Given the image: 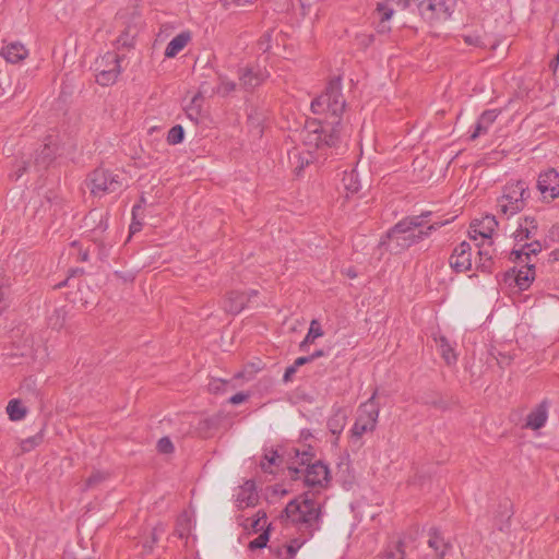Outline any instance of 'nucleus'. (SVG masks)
<instances>
[{
  "label": "nucleus",
  "mask_w": 559,
  "mask_h": 559,
  "mask_svg": "<svg viewBox=\"0 0 559 559\" xmlns=\"http://www.w3.org/2000/svg\"><path fill=\"white\" fill-rule=\"evenodd\" d=\"M7 413L12 421H19L26 416L27 409L22 405L20 400L13 399L9 401L7 405Z\"/></svg>",
  "instance_id": "393cba45"
},
{
  "label": "nucleus",
  "mask_w": 559,
  "mask_h": 559,
  "mask_svg": "<svg viewBox=\"0 0 559 559\" xmlns=\"http://www.w3.org/2000/svg\"><path fill=\"white\" fill-rule=\"evenodd\" d=\"M266 521H267L266 513L264 511L260 510L257 512V518L253 520L251 526L254 530V532H258V531L264 528V526L266 525Z\"/></svg>",
  "instance_id": "c03bdc74"
},
{
  "label": "nucleus",
  "mask_w": 559,
  "mask_h": 559,
  "mask_svg": "<svg viewBox=\"0 0 559 559\" xmlns=\"http://www.w3.org/2000/svg\"><path fill=\"white\" fill-rule=\"evenodd\" d=\"M431 212H423L419 216H423L424 223L426 222V218L430 216Z\"/></svg>",
  "instance_id": "13d9d810"
},
{
  "label": "nucleus",
  "mask_w": 559,
  "mask_h": 559,
  "mask_svg": "<svg viewBox=\"0 0 559 559\" xmlns=\"http://www.w3.org/2000/svg\"><path fill=\"white\" fill-rule=\"evenodd\" d=\"M380 407L376 402V393L362 403L357 409V417L352 427V436L360 438L367 432H372L376 429L379 418Z\"/></svg>",
  "instance_id": "423d86ee"
},
{
  "label": "nucleus",
  "mask_w": 559,
  "mask_h": 559,
  "mask_svg": "<svg viewBox=\"0 0 559 559\" xmlns=\"http://www.w3.org/2000/svg\"><path fill=\"white\" fill-rule=\"evenodd\" d=\"M498 225L496 217L492 215H486L480 222V229L478 234L484 238L489 240L491 238V234L493 233L496 226ZM477 233L476 229L473 230Z\"/></svg>",
  "instance_id": "c756f323"
},
{
  "label": "nucleus",
  "mask_w": 559,
  "mask_h": 559,
  "mask_svg": "<svg viewBox=\"0 0 559 559\" xmlns=\"http://www.w3.org/2000/svg\"><path fill=\"white\" fill-rule=\"evenodd\" d=\"M192 36L189 31H185L176 35L167 45L165 49V57H176L191 40Z\"/></svg>",
  "instance_id": "aec40b11"
},
{
  "label": "nucleus",
  "mask_w": 559,
  "mask_h": 559,
  "mask_svg": "<svg viewBox=\"0 0 559 559\" xmlns=\"http://www.w3.org/2000/svg\"><path fill=\"white\" fill-rule=\"evenodd\" d=\"M27 169L28 164L25 160L17 162L14 165V170L10 174V177L13 180H19Z\"/></svg>",
  "instance_id": "a18cd8bd"
},
{
  "label": "nucleus",
  "mask_w": 559,
  "mask_h": 559,
  "mask_svg": "<svg viewBox=\"0 0 559 559\" xmlns=\"http://www.w3.org/2000/svg\"><path fill=\"white\" fill-rule=\"evenodd\" d=\"M0 55L11 63H17L24 60L28 51L21 43H11L1 49Z\"/></svg>",
  "instance_id": "6ab92c4d"
},
{
  "label": "nucleus",
  "mask_w": 559,
  "mask_h": 559,
  "mask_svg": "<svg viewBox=\"0 0 559 559\" xmlns=\"http://www.w3.org/2000/svg\"><path fill=\"white\" fill-rule=\"evenodd\" d=\"M393 13L394 10L391 7H389L386 3L379 2L374 11V16L377 21L390 23Z\"/></svg>",
  "instance_id": "72a5a7b5"
},
{
  "label": "nucleus",
  "mask_w": 559,
  "mask_h": 559,
  "mask_svg": "<svg viewBox=\"0 0 559 559\" xmlns=\"http://www.w3.org/2000/svg\"><path fill=\"white\" fill-rule=\"evenodd\" d=\"M59 154V135L55 132L46 135L41 150L37 153L35 163L47 167Z\"/></svg>",
  "instance_id": "9b49d317"
},
{
  "label": "nucleus",
  "mask_w": 559,
  "mask_h": 559,
  "mask_svg": "<svg viewBox=\"0 0 559 559\" xmlns=\"http://www.w3.org/2000/svg\"><path fill=\"white\" fill-rule=\"evenodd\" d=\"M300 537L301 538L293 539L286 546V551L289 555L288 559H293L295 557V555L297 554V551L300 549V547L309 539V538H306L305 536H301V535H300Z\"/></svg>",
  "instance_id": "a19ab883"
},
{
  "label": "nucleus",
  "mask_w": 559,
  "mask_h": 559,
  "mask_svg": "<svg viewBox=\"0 0 559 559\" xmlns=\"http://www.w3.org/2000/svg\"><path fill=\"white\" fill-rule=\"evenodd\" d=\"M323 335V331L317 320H312L310 323L309 331L305 340L300 343V350H306L308 344L313 343L316 338Z\"/></svg>",
  "instance_id": "7c9ffc66"
},
{
  "label": "nucleus",
  "mask_w": 559,
  "mask_h": 559,
  "mask_svg": "<svg viewBox=\"0 0 559 559\" xmlns=\"http://www.w3.org/2000/svg\"><path fill=\"white\" fill-rule=\"evenodd\" d=\"M404 549H403V543L400 542L396 546H395V550L394 551H388L385 554V559H404Z\"/></svg>",
  "instance_id": "de8ad7c7"
},
{
  "label": "nucleus",
  "mask_w": 559,
  "mask_h": 559,
  "mask_svg": "<svg viewBox=\"0 0 559 559\" xmlns=\"http://www.w3.org/2000/svg\"><path fill=\"white\" fill-rule=\"evenodd\" d=\"M342 186L346 190L347 197L359 191L360 182L355 170L344 173L342 178Z\"/></svg>",
  "instance_id": "a878e982"
},
{
  "label": "nucleus",
  "mask_w": 559,
  "mask_h": 559,
  "mask_svg": "<svg viewBox=\"0 0 559 559\" xmlns=\"http://www.w3.org/2000/svg\"><path fill=\"white\" fill-rule=\"evenodd\" d=\"M288 159L290 166L294 168L296 175H300L304 168L311 162V154L309 151L301 152L298 148H294L288 152Z\"/></svg>",
  "instance_id": "4be33fe9"
},
{
  "label": "nucleus",
  "mask_w": 559,
  "mask_h": 559,
  "mask_svg": "<svg viewBox=\"0 0 559 559\" xmlns=\"http://www.w3.org/2000/svg\"><path fill=\"white\" fill-rule=\"evenodd\" d=\"M463 39L469 46H475V47H481L483 46L481 37L479 35H477V34L463 35Z\"/></svg>",
  "instance_id": "09e8293b"
},
{
  "label": "nucleus",
  "mask_w": 559,
  "mask_h": 559,
  "mask_svg": "<svg viewBox=\"0 0 559 559\" xmlns=\"http://www.w3.org/2000/svg\"><path fill=\"white\" fill-rule=\"evenodd\" d=\"M280 456L276 451H271L269 454H265L264 459L261 461V468L264 472L272 473L271 467L273 465H278Z\"/></svg>",
  "instance_id": "4c0bfd02"
},
{
  "label": "nucleus",
  "mask_w": 559,
  "mask_h": 559,
  "mask_svg": "<svg viewBox=\"0 0 559 559\" xmlns=\"http://www.w3.org/2000/svg\"><path fill=\"white\" fill-rule=\"evenodd\" d=\"M534 275H535L534 265L530 264L528 261L526 262L525 269L512 271L513 281H514L515 285L522 290L530 287L531 283L534 280Z\"/></svg>",
  "instance_id": "412c9836"
},
{
  "label": "nucleus",
  "mask_w": 559,
  "mask_h": 559,
  "mask_svg": "<svg viewBox=\"0 0 559 559\" xmlns=\"http://www.w3.org/2000/svg\"><path fill=\"white\" fill-rule=\"evenodd\" d=\"M139 230H140V224H139V223H132V224L130 225V231H131L132 234H134V233H136V231H139Z\"/></svg>",
  "instance_id": "4d7b16f0"
},
{
  "label": "nucleus",
  "mask_w": 559,
  "mask_h": 559,
  "mask_svg": "<svg viewBox=\"0 0 559 559\" xmlns=\"http://www.w3.org/2000/svg\"><path fill=\"white\" fill-rule=\"evenodd\" d=\"M542 251V243L537 240H534L528 243H524L521 249L513 250L512 254L515 255L516 260H521L523 255L530 261L531 254H537Z\"/></svg>",
  "instance_id": "c85d7f7f"
},
{
  "label": "nucleus",
  "mask_w": 559,
  "mask_h": 559,
  "mask_svg": "<svg viewBox=\"0 0 559 559\" xmlns=\"http://www.w3.org/2000/svg\"><path fill=\"white\" fill-rule=\"evenodd\" d=\"M528 188L525 181L518 180L510 182L504 187L503 194L497 200L499 213L506 217H511L521 212L528 198Z\"/></svg>",
  "instance_id": "20e7f679"
},
{
  "label": "nucleus",
  "mask_w": 559,
  "mask_h": 559,
  "mask_svg": "<svg viewBox=\"0 0 559 559\" xmlns=\"http://www.w3.org/2000/svg\"><path fill=\"white\" fill-rule=\"evenodd\" d=\"M419 15L429 24L448 21L456 7L455 0H414Z\"/></svg>",
  "instance_id": "39448f33"
},
{
  "label": "nucleus",
  "mask_w": 559,
  "mask_h": 559,
  "mask_svg": "<svg viewBox=\"0 0 559 559\" xmlns=\"http://www.w3.org/2000/svg\"><path fill=\"white\" fill-rule=\"evenodd\" d=\"M88 187L95 197L114 193L122 189L120 176L106 169H95L88 179Z\"/></svg>",
  "instance_id": "6e6552de"
},
{
  "label": "nucleus",
  "mask_w": 559,
  "mask_h": 559,
  "mask_svg": "<svg viewBox=\"0 0 559 559\" xmlns=\"http://www.w3.org/2000/svg\"><path fill=\"white\" fill-rule=\"evenodd\" d=\"M87 259H88V254H87V252H86V251H85V252H82V254H81V260H82V261H87Z\"/></svg>",
  "instance_id": "052dcab7"
},
{
  "label": "nucleus",
  "mask_w": 559,
  "mask_h": 559,
  "mask_svg": "<svg viewBox=\"0 0 559 559\" xmlns=\"http://www.w3.org/2000/svg\"><path fill=\"white\" fill-rule=\"evenodd\" d=\"M548 401L544 400L540 402L526 418V427L538 430L545 426L548 418Z\"/></svg>",
  "instance_id": "f3484780"
},
{
  "label": "nucleus",
  "mask_w": 559,
  "mask_h": 559,
  "mask_svg": "<svg viewBox=\"0 0 559 559\" xmlns=\"http://www.w3.org/2000/svg\"><path fill=\"white\" fill-rule=\"evenodd\" d=\"M284 514L286 524L293 526L301 536L311 538L321 530L323 523V502L313 492L306 491L290 500Z\"/></svg>",
  "instance_id": "f03ea898"
},
{
  "label": "nucleus",
  "mask_w": 559,
  "mask_h": 559,
  "mask_svg": "<svg viewBox=\"0 0 559 559\" xmlns=\"http://www.w3.org/2000/svg\"><path fill=\"white\" fill-rule=\"evenodd\" d=\"M451 269L456 273H464L472 269V246L462 241L454 249L449 259Z\"/></svg>",
  "instance_id": "1a4fd4ad"
},
{
  "label": "nucleus",
  "mask_w": 559,
  "mask_h": 559,
  "mask_svg": "<svg viewBox=\"0 0 559 559\" xmlns=\"http://www.w3.org/2000/svg\"><path fill=\"white\" fill-rule=\"evenodd\" d=\"M108 474L96 471L92 473V475L86 479L84 489H90L96 487L98 484L107 479Z\"/></svg>",
  "instance_id": "58836bf2"
},
{
  "label": "nucleus",
  "mask_w": 559,
  "mask_h": 559,
  "mask_svg": "<svg viewBox=\"0 0 559 559\" xmlns=\"http://www.w3.org/2000/svg\"><path fill=\"white\" fill-rule=\"evenodd\" d=\"M346 274L349 276V277H356V272H354L352 269L347 270Z\"/></svg>",
  "instance_id": "bf43d9fd"
},
{
  "label": "nucleus",
  "mask_w": 559,
  "mask_h": 559,
  "mask_svg": "<svg viewBox=\"0 0 559 559\" xmlns=\"http://www.w3.org/2000/svg\"><path fill=\"white\" fill-rule=\"evenodd\" d=\"M479 260L476 262V270L483 273H491L492 260L488 249L481 247L478 250Z\"/></svg>",
  "instance_id": "2f4dec72"
},
{
  "label": "nucleus",
  "mask_w": 559,
  "mask_h": 559,
  "mask_svg": "<svg viewBox=\"0 0 559 559\" xmlns=\"http://www.w3.org/2000/svg\"><path fill=\"white\" fill-rule=\"evenodd\" d=\"M238 78L241 87L253 90L265 81L267 73L259 68L243 67L239 69Z\"/></svg>",
  "instance_id": "ddd939ff"
},
{
  "label": "nucleus",
  "mask_w": 559,
  "mask_h": 559,
  "mask_svg": "<svg viewBox=\"0 0 559 559\" xmlns=\"http://www.w3.org/2000/svg\"><path fill=\"white\" fill-rule=\"evenodd\" d=\"M157 450L159 453L169 454L174 452V444L168 437H163L157 442Z\"/></svg>",
  "instance_id": "79ce46f5"
},
{
  "label": "nucleus",
  "mask_w": 559,
  "mask_h": 559,
  "mask_svg": "<svg viewBox=\"0 0 559 559\" xmlns=\"http://www.w3.org/2000/svg\"><path fill=\"white\" fill-rule=\"evenodd\" d=\"M44 436L43 432H38L37 435L26 438L21 441V448L24 452H28L33 449H35L37 445H39L43 442Z\"/></svg>",
  "instance_id": "e433bc0d"
},
{
  "label": "nucleus",
  "mask_w": 559,
  "mask_h": 559,
  "mask_svg": "<svg viewBox=\"0 0 559 559\" xmlns=\"http://www.w3.org/2000/svg\"><path fill=\"white\" fill-rule=\"evenodd\" d=\"M157 539V535H156V528L153 531V540L155 542Z\"/></svg>",
  "instance_id": "e2e57ef3"
},
{
  "label": "nucleus",
  "mask_w": 559,
  "mask_h": 559,
  "mask_svg": "<svg viewBox=\"0 0 559 559\" xmlns=\"http://www.w3.org/2000/svg\"><path fill=\"white\" fill-rule=\"evenodd\" d=\"M423 216H407L396 223L389 231L388 238H399L400 234H407L416 228L424 226Z\"/></svg>",
  "instance_id": "dca6fc26"
},
{
  "label": "nucleus",
  "mask_w": 559,
  "mask_h": 559,
  "mask_svg": "<svg viewBox=\"0 0 559 559\" xmlns=\"http://www.w3.org/2000/svg\"><path fill=\"white\" fill-rule=\"evenodd\" d=\"M94 70L96 82L99 85L109 86L114 84L121 72L119 56L114 51L106 52L95 60Z\"/></svg>",
  "instance_id": "0eeeda50"
},
{
  "label": "nucleus",
  "mask_w": 559,
  "mask_h": 559,
  "mask_svg": "<svg viewBox=\"0 0 559 559\" xmlns=\"http://www.w3.org/2000/svg\"><path fill=\"white\" fill-rule=\"evenodd\" d=\"M239 509L254 507L259 501V495L253 480H247L238 490L236 496Z\"/></svg>",
  "instance_id": "4468645a"
},
{
  "label": "nucleus",
  "mask_w": 559,
  "mask_h": 559,
  "mask_svg": "<svg viewBox=\"0 0 559 559\" xmlns=\"http://www.w3.org/2000/svg\"><path fill=\"white\" fill-rule=\"evenodd\" d=\"M185 131L180 124H176L168 131L167 142L171 145L179 144L183 141Z\"/></svg>",
  "instance_id": "c9c22d12"
},
{
  "label": "nucleus",
  "mask_w": 559,
  "mask_h": 559,
  "mask_svg": "<svg viewBox=\"0 0 559 559\" xmlns=\"http://www.w3.org/2000/svg\"><path fill=\"white\" fill-rule=\"evenodd\" d=\"M537 231V223L534 217H525L519 225L514 237L518 241L531 239Z\"/></svg>",
  "instance_id": "b1692460"
},
{
  "label": "nucleus",
  "mask_w": 559,
  "mask_h": 559,
  "mask_svg": "<svg viewBox=\"0 0 559 559\" xmlns=\"http://www.w3.org/2000/svg\"><path fill=\"white\" fill-rule=\"evenodd\" d=\"M297 369L298 368L295 367L294 364L292 366L287 367L285 372H284V376H283L284 382L290 381L293 379L294 374L296 373Z\"/></svg>",
  "instance_id": "864d4df0"
},
{
  "label": "nucleus",
  "mask_w": 559,
  "mask_h": 559,
  "mask_svg": "<svg viewBox=\"0 0 559 559\" xmlns=\"http://www.w3.org/2000/svg\"><path fill=\"white\" fill-rule=\"evenodd\" d=\"M271 39L272 35L270 32H266L261 36V38L258 40V48L262 52H266L271 48Z\"/></svg>",
  "instance_id": "49530a36"
},
{
  "label": "nucleus",
  "mask_w": 559,
  "mask_h": 559,
  "mask_svg": "<svg viewBox=\"0 0 559 559\" xmlns=\"http://www.w3.org/2000/svg\"><path fill=\"white\" fill-rule=\"evenodd\" d=\"M258 295V290L251 289L249 292H239L231 290L227 293L224 301L223 309L231 314L240 313L248 302H250L251 298Z\"/></svg>",
  "instance_id": "9d476101"
},
{
  "label": "nucleus",
  "mask_w": 559,
  "mask_h": 559,
  "mask_svg": "<svg viewBox=\"0 0 559 559\" xmlns=\"http://www.w3.org/2000/svg\"><path fill=\"white\" fill-rule=\"evenodd\" d=\"M436 342L445 362L448 365L454 364L456 361V355L448 338L444 336H440L436 338Z\"/></svg>",
  "instance_id": "cd10ccee"
},
{
  "label": "nucleus",
  "mask_w": 559,
  "mask_h": 559,
  "mask_svg": "<svg viewBox=\"0 0 559 559\" xmlns=\"http://www.w3.org/2000/svg\"><path fill=\"white\" fill-rule=\"evenodd\" d=\"M236 86L237 85L234 81L229 80L226 75L219 74L218 75V84L215 88V92L218 95L227 96L236 90Z\"/></svg>",
  "instance_id": "473e14b6"
},
{
  "label": "nucleus",
  "mask_w": 559,
  "mask_h": 559,
  "mask_svg": "<svg viewBox=\"0 0 559 559\" xmlns=\"http://www.w3.org/2000/svg\"><path fill=\"white\" fill-rule=\"evenodd\" d=\"M428 546L432 548L440 558H443L451 549V545L444 540L437 528L429 531Z\"/></svg>",
  "instance_id": "5701e85b"
},
{
  "label": "nucleus",
  "mask_w": 559,
  "mask_h": 559,
  "mask_svg": "<svg viewBox=\"0 0 559 559\" xmlns=\"http://www.w3.org/2000/svg\"><path fill=\"white\" fill-rule=\"evenodd\" d=\"M376 29L379 34H388L391 31L390 23L377 21Z\"/></svg>",
  "instance_id": "603ef678"
},
{
  "label": "nucleus",
  "mask_w": 559,
  "mask_h": 559,
  "mask_svg": "<svg viewBox=\"0 0 559 559\" xmlns=\"http://www.w3.org/2000/svg\"><path fill=\"white\" fill-rule=\"evenodd\" d=\"M344 108L341 79L336 78L330 81L324 93L311 102V111L323 118L307 121L304 130L305 144L317 148L334 146L338 141V127Z\"/></svg>",
  "instance_id": "f257e3e1"
},
{
  "label": "nucleus",
  "mask_w": 559,
  "mask_h": 559,
  "mask_svg": "<svg viewBox=\"0 0 559 559\" xmlns=\"http://www.w3.org/2000/svg\"><path fill=\"white\" fill-rule=\"evenodd\" d=\"M267 540H269V533H267V531H265L262 534H260L257 538H254L253 540H251L249 543V548L250 549L264 548L266 546Z\"/></svg>",
  "instance_id": "37998d69"
},
{
  "label": "nucleus",
  "mask_w": 559,
  "mask_h": 559,
  "mask_svg": "<svg viewBox=\"0 0 559 559\" xmlns=\"http://www.w3.org/2000/svg\"><path fill=\"white\" fill-rule=\"evenodd\" d=\"M537 188L544 198L555 200L559 197V174L550 168L542 173L538 177Z\"/></svg>",
  "instance_id": "f8f14e48"
},
{
  "label": "nucleus",
  "mask_w": 559,
  "mask_h": 559,
  "mask_svg": "<svg viewBox=\"0 0 559 559\" xmlns=\"http://www.w3.org/2000/svg\"><path fill=\"white\" fill-rule=\"evenodd\" d=\"M198 98H199V96H198V95H197V96H194V97H193V99H192V102L194 103Z\"/></svg>",
  "instance_id": "0e129e2a"
},
{
  "label": "nucleus",
  "mask_w": 559,
  "mask_h": 559,
  "mask_svg": "<svg viewBox=\"0 0 559 559\" xmlns=\"http://www.w3.org/2000/svg\"><path fill=\"white\" fill-rule=\"evenodd\" d=\"M229 382L223 379H212L209 382V391L214 394H222L226 391Z\"/></svg>",
  "instance_id": "ea45409f"
},
{
  "label": "nucleus",
  "mask_w": 559,
  "mask_h": 559,
  "mask_svg": "<svg viewBox=\"0 0 559 559\" xmlns=\"http://www.w3.org/2000/svg\"><path fill=\"white\" fill-rule=\"evenodd\" d=\"M66 323V314L62 309H56L48 318V325L52 330H60Z\"/></svg>",
  "instance_id": "f704fd0d"
},
{
  "label": "nucleus",
  "mask_w": 559,
  "mask_h": 559,
  "mask_svg": "<svg viewBox=\"0 0 559 559\" xmlns=\"http://www.w3.org/2000/svg\"><path fill=\"white\" fill-rule=\"evenodd\" d=\"M248 397H249V395L247 393L239 392L229 399V403L237 405V404L245 402Z\"/></svg>",
  "instance_id": "3c124183"
},
{
  "label": "nucleus",
  "mask_w": 559,
  "mask_h": 559,
  "mask_svg": "<svg viewBox=\"0 0 559 559\" xmlns=\"http://www.w3.org/2000/svg\"><path fill=\"white\" fill-rule=\"evenodd\" d=\"M295 456L300 459L299 465L306 466V468L302 469L298 466L289 465L288 473L293 479H298L302 475L305 486L311 488L310 491L314 495L329 486L331 475L328 465L321 461L310 463V455L306 451L299 452V450H295Z\"/></svg>",
  "instance_id": "7ed1b4c3"
},
{
  "label": "nucleus",
  "mask_w": 559,
  "mask_h": 559,
  "mask_svg": "<svg viewBox=\"0 0 559 559\" xmlns=\"http://www.w3.org/2000/svg\"><path fill=\"white\" fill-rule=\"evenodd\" d=\"M445 223H433L429 225L425 230L420 229L419 231L415 233V230H412L407 234H400L399 238H395L397 241H402L400 243L402 248H408L412 245L418 243L423 239L430 236V234L441 226H443ZM393 240L394 238H390Z\"/></svg>",
  "instance_id": "2eb2a0df"
},
{
  "label": "nucleus",
  "mask_w": 559,
  "mask_h": 559,
  "mask_svg": "<svg viewBox=\"0 0 559 559\" xmlns=\"http://www.w3.org/2000/svg\"><path fill=\"white\" fill-rule=\"evenodd\" d=\"M510 277H511V273H510V271H509V272H507V273H506V275H504V281H506V282H510Z\"/></svg>",
  "instance_id": "680f3d73"
},
{
  "label": "nucleus",
  "mask_w": 559,
  "mask_h": 559,
  "mask_svg": "<svg viewBox=\"0 0 559 559\" xmlns=\"http://www.w3.org/2000/svg\"><path fill=\"white\" fill-rule=\"evenodd\" d=\"M345 423L346 415L343 411L338 409L329 418L328 428L331 431V433L337 436L343 431Z\"/></svg>",
  "instance_id": "bb28decb"
},
{
  "label": "nucleus",
  "mask_w": 559,
  "mask_h": 559,
  "mask_svg": "<svg viewBox=\"0 0 559 559\" xmlns=\"http://www.w3.org/2000/svg\"><path fill=\"white\" fill-rule=\"evenodd\" d=\"M96 216H99V224H98V228L104 231L105 229H107L108 227V224H107V216H104L102 214H98L97 212H91L90 215H88V218L90 219H95Z\"/></svg>",
  "instance_id": "8fccbe9b"
},
{
  "label": "nucleus",
  "mask_w": 559,
  "mask_h": 559,
  "mask_svg": "<svg viewBox=\"0 0 559 559\" xmlns=\"http://www.w3.org/2000/svg\"><path fill=\"white\" fill-rule=\"evenodd\" d=\"M310 362L309 361V358L308 356H304V357H298L295 361H294V365L295 367H300V366H304L306 364Z\"/></svg>",
  "instance_id": "5fc2aeb1"
},
{
  "label": "nucleus",
  "mask_w": 559,
  "mask_h": 559,
  "mask_svg": "<svg viewBox=\"0 0 559 559\" xmlns=\"http://www.w3.org/2000/svg\"><path fill=\"white\" fill-rule=\"evenodd\" d=\"M500 112L496 109L485 110L478 118L474 131L469 135V140L474 141L479 135L487 133L489 127L495 122Z\"/></svg>",
  "instance_id": "a211bd4d"
},
{
  "label": "nucleus",
  "mask_w": 559,
  "mask_h": 559,
  "mask_svg": "<svg viewBox=\"0 0 559 559\" xmlns=\"http://www.w3.org/2000/svg\"><path fill=\"white\" fill-rule=\"evenodd\" d=\"M324 356V352L322 349L316 350L311 355L308 356L309 361H313L314 359Z\"/></svg>",
  "instance_id": "6e6d98bb"
}]
</instances>
